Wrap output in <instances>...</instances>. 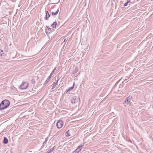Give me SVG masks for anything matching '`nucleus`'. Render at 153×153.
<instances>
[{
	"label": "nucleus",
	"instance_id": "f03ea898",
	"mask_svg": "<svg viewBox=\"0 0 153 153\" xmlns=\"http://www.w3.org/2000/svg\"><path fill=\"white\" fill-rule=\"evenodd\" d=\"M131 97L129 96L126 98L125 101L123 102V104L125 107H127L130 104V101L131 100Z\"/></svg>",
	"mask_w": 153,
	"mask_h": 153
},
{
	"label": "nucleus",
	"instance_id": "f8f14e48",
	"mask_svg": "<svg viewBox=\"0 0 153 153\" xmlns=\"http://www.w3.org/2000/svg\"><path fill=\"white\" fill-rule=\"evenodd\" d=\"M59 10L58 9L55 12H51V14L53 15H56L58 13Z\"/></svg>",
	"mask_w": 153,
	"mask_h": 153
},
{
	"label": "nucleus",
	"instance_id": "423d86ee",
	"mask_svg": "<svg viewBox=\"0 0 153 153\" xmlns=\"http://www.w3.org/2000/svg\"><path fill=\"white\" fill-rule=\"evenodd\" d=\"M107 88V90L106 91V93L107 94H109L111 91L112 90V87L110 86H106V89Z\"/></svg>",
	"mask_w": 153,
	"mask_h": 153
},
{
	"label": "nucleus",
	"instance_id": "393cba45",
	"mask_svg": "<svg viewBox=\"0 0 153 153\" xmlns=\"http://www.w3.org/2000/svg\"><path fill=\"white\" fill-rule=\"evenodd\" d=\"M72 153H78L77 151H76V150L73 152Z\"/></svg>",
	"mask_w": 153,
	"mask_h": 153
},
{
	"label": "nucleus",
	"instance_id": "20e7f679",
	"mask_svg": "<svg viewBox=\"0 0 153 153\" xmlns=\"http://www.w3.org/2000/svg\"><path fill=\"white\" fill-rule=\"evenodd\" d=\"M78 97L76 96H74L72 97L71 100V102L72 104H74L78 102Z\"/></svg>",
	"mask_w": 153,
	"mask_h": 153
},
{
	"label": "nucleus",
	"instance_id": "412c9836",
	"mask_svg": "<svg viewBox=\"0 0 153 153\" xmlns=\"http://www.w3.org/2000/svg\"><path fill=\"white\" fill-rule=\"evenodd\" d=\"M75 150L76 151H77V152L78 153L80 151V149H78V148H77Z\"/></svg>",
	"mask_w": 153,
	"mask_h": 153
},
{
	"label": "nucleus",
	"instance_id": "5701e85b",
	"mask_svg": "<svg viewBox=\"0 0 153 153\" xmlns=\"http://www.w3.org/2000/svg\"><path fill=\"white\" fill-rule=\"evenodd\" d=\"M128 3H127V2H126V3H125L124 4V6H127V5H128Z\"/></svg>",
	"mask_w": 153,
	"mask_h": 153
},
{
	"label": "nucleus",
	"instance_id": "ddd939ff",
	"mask_svg": "<svg viewBox=\"0 0 153 153\" xmlns=\"http://www.w3.org/2000/svg\"><path fill=\"white\" fill-rule=\"evenodd\" d=\"M59 80V79H58L57 80V81L53 85L52 88L51 89H52L54 88H55L56 85L58 83V81Z\"/></svg>",
	"mask_w": 153,
	"mask_h": 153
},
{
	"label": "nucleus",
	"instance_id": "39448f33",
	"mask_svg": "<svg viewBox=\"0 0 153 153\" xmlns=\"http://www.w3.org/2000/svg\"><path fill=\"white\" fill-rule=\"evenodd\" d=\"M63 123L62 120H59L57 123L56 126L58 128H60L63 126Z\"/></svg>",
	"mask_w": 153,
	"mask_h": 153
},
{
	"label": "nucleus",
	"instance_id": "dca6fc26",
	"mask_svg": "<svg viewBox=\"0 0 153 153\" xmlns=\"http://www.w3.org/2000/svg\"><path fill=\"white\" fill-rule=\"evenodd\" d=\"M69 131V130H68L66 132V136L67 137H69L70 136V135L69 134H68Z\"/></svg>",
	"mask_w": 153,
	"mask_h": 153
},
{
	"label": "nucleus",
	"instance_id": "c85d7f7f",
	"mask_svg": "<svg viewBox=\"0 0 153 153\" xmlns=\"http://www.w3.org/2000/svg\"><path fill=\"white\" fill-rule=\"evenodd\" d=\"M45 142H44L43 143V144H45Z\"/></svg>",
	"mask_w": 153,
	"mask_h": 153
},
{
	"label": "nucleus",
	"instance_id": "cd10ccee",
	"mask_svg": "<svg viewBox=\"0 0 153 153\" xmlns=\"http://www.w3.org/2000/svg\"><path fill=\"white\" fill-rule=\"evenodd\" d=\"M46 28L48 29V28H49V26H46Z\"/></svg>",
	"mask_w": 153,
	"mask_h": 153
},
{
	"label": "nucleus",
	"instance_id": "0eeeda50",
	"mask_svg": "<svg viewBox=\"0 0 153 153\" xmlns=\"http://www.w3.org/2000/svg\"><path fill=\"white\" fill-rule=\"evenodd\" d=\"M50 16V15L48 11H46V15L45 17V19L47 20Z\"/></svg>",
	"mask_w": 153,
	"mask_h": 153
},
{
	"label": "nucleus",
	"instance_id": "f3484780",
	"mask_svg": "<svg viewBox=\"0 0 153 153\" xmlns=\"http://www.w3.org/2000/svg\"><path fill=\"white\" fill-rule=\"evenodd\" d=\"M83 145H81V146H79L77 148H78V149H80V150H81V149H82V148L83 147Z\"/></svg>",
	"mask_w": 153,
	"mask_h": 153
},
{
	"label": "nucleus",
	"instance_id": "4468645a",
	"mask_svg": "<svg viewBox=\"0 0 153 153\" xmlns=\"http://www.w3.org/2000/svg\"><path fill=\"white\" fill-rule=\"evenodd\" d=\"M74 83L73 86L71 87H70V88H68V90L67 91L66 93L67 92H70L71 90H72L74 88Z\"/></svg>",
	"mask_w": 153,
	"mask_h": 153
},
{
	"label": "nucleus",
	"instance_id": "6ab92c4d",
	"mask_svg": "<svg viewBox=\"0 0 153 153\" xmlns=\"http://www.w3.org/2000/svg\"><path fill=\"white\" fill-rule=\"evenodd\" d=\"M78 71V68L77 67H76L74 71V73H76Z\"/></svg>",
	"mask_w": 153,
	"mask_h": 153
},
{
	"label": "nucleus",
	"instance_id": "4be33fe9",
	"mask_svg": "<svg viewBox=\"0 0 153 153\" xmlns=\"http://www.w3.org/2000/svg\"><path fill=\"white\" fill-rule=\"evenodd\" d=\"M3 52V51L2 50H1V51H0V55L1 56H2L3 54H4L3 53H2L1 52Z\"/></svg>",
	"mask_w": 153,
	"mask_h": 153
},
{
	"label": "nucleus",
	"instance_id": "7ed1b4c3",
	"mask_svg": "<svg viewBox=\"0 0 153 153\" xmlns=\"http://www.w3.org/2000/svg\"><path fill=\"white\" fill-rule=\"evenodd\" d=\"M28 86V84L27 82H24L20 86V88L22 89L27 88Z\"/></svg>",
	"mask_w": 153,
	"mask_h": 153
},
{
	"label": "nucleus",
	"instance_id": "a878e982",
	"mask_svg": "<svg viewBox=\"0 0 153 153\" xmlns=\"http://www.w3.org/2000/svg\"><path fill=\"white\" fill-rule=\"evenodd\" d=\"M51 28H48V30L49 31H50L51 30Z\"/></svg>",
	"mask_w": 153,
	"mask_h": 153
},
{
	"label": "nucleus",
	"instance_id": "9b49d317",
	"mask_svg": "<svg viewBox=\"0 0 153 153\" xmlns=\"http://www.w3.org/2000/svg\"><path fill=\"white\" fill-rule=\"evenodd\" d=\"M87 51L86 50H84L82 52V56H84L86 55L87 54Z\"/></svg>",
	"mask_w": 153,
	"mask_h": 153
},
{
	"label": "nucleus",
	"instance_id": "a211bd4d",
	"mask_svg": "<svg viewBox=\"0 0 153 153\" xmlns=\"http://www.w3.org/2000/svg\"><path fill=\"white\" fill-rule=\"evenodd\" d=\"M56 69V67L54 69H53V71L51 72L50 75H51V76H52V75L54 73V71Z\"/></svg>",
	"mask_w": 153,
	"mask_h": 153
},
{
	"label": "nucleus",
	"instance_id": "1a4fd4ad",
	"mask_svg": "<svg viewBox=\"0 0 153 153\" xmlns=\"http://www.w3.org/2000/svg\"><path fill=\"white\" fill-rule=\"evenodd\" d=\"M3 143L5 144H6L8 143V140L6 137H4Z\"/></svg>",
	"mask_w": 153,
	"mask_h": 153
},
{
	"label": "nucleus",
	"instance_id": "9d476101",
	"mask_svg": "<svg viewBox=\"0 0 153 153\" xmlns=\"http://www.w3.org/2000/svg\"><path fill=\"white\" fill-rule=\"evenodd\" d=\"M57 25V22H55L52 24L51 26L53 28H55Z\"/></svg>",
	"mask_w": 153,
	"mask_h": 153
},
{
	"label": "nucleus",
	"instance_id": "bb28decb",
	"mask_svg": "<svg viewBox=\"0 0 153 153\" xmlns=\"http://www.w3.org/2000/svg\"><path fill=\"white\" fill-rule=\"evenodd\" d=\"M130 1V0H127V3H128Z\"/></svg>",
	"mask_w": 153,
	"mask_h": 153
},
{
	"label": "nucleus",
	"instance_id": "6e6552de",
	"mask_svg": "<svg viewBox=\"0 0 153 153\" xmlns=\"http://www.w3.org/2000/svg\"><path fill=\"white\" fill-rule=\"evenodd\" d=\"M51 75H50L47 78V79L44 83V85L47 84L48 82L50 81V79L51 78Z\"/></svg>",
	"mask_w": 153,
	"mask_h": 153
},
{
	"label": "nucleus",
	"instance_id": "aec40b11",
	"mask_svg": "<svg viewBox=\"0 0 153 153\" xmlns=\"http://www.w3.org/2000/svg\"><path fill=\"white\" fill-rule=\"evenodd\" d=\"M31 82L33 83H34L35 82V80L34 79H32V80H31Z\"/></svg>",
	"mask_w": 153,
	"mask_h": 153
},
{
	"label": "nucleus",
	"instance_id": "b1692460",
	"mask_svg": "<svg viewBox=\"0 0 153 153\" xmlns=\"http://www.w3.org/2000/svg\"><path fill=\"white\" fill-rule=\"evenodd\" d=\"M45 30L46 33V34L47 35V36H48V35H49V33H50V32H49V33L47 31H46V29H45Z\"/></svg>",
	"mask_w": 153,
	"mask_h": 153
},
{
	"label": "nucleus",
	"instance_id": "2eb2a0df",
	"mask_svg": "<svg viewBox=\"0 0 153 153\" xmlns=\"http://www.w3.org/2000/svg\"><path fill=\"white\" fill-rule=\"evenodd\" d=\"M54 148V147H53L49 151H47L46 152V153H50L52 152Z\"/></svg>",
	"mask_w": 153,
	"mask_h": 153
},
{
	"label": "nucleus",
	"instance_id": "f257e3e1",
	"mask_svg": "<svg viewBox=\"0 0 153 153\" xmlns=\"http://www.w3.org/2000/svg\"><path fill=\"white\" fill-rule=\"evenodd\" d=\"M10 102L7 100H5L2 101L0 104V109L3 110L7 108L10 105Z\"/></svg>",
	"mask_w": 153,
	"mask_h": 153
}]
</instances>
